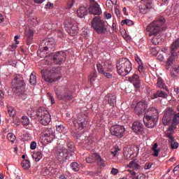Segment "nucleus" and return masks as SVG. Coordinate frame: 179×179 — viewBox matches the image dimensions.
Listing matches in <instances>:
<instances>
[{"mask_svg":"<svg viewBox=\"0 0 179 179\" xmlns=\"http://www.w3.org/2000/svg\"><path fill=\"white\" fill-rule=\"evenodd\" d=\"M48 96L50 98L52 103H55V98L52 96V94H50V92H48Z\"/></svg>","mask_w":179,"mask_h":179,"instance_id":"55","label":"nucleus"},{"mask_svg":"<svg viewBox=\"0 0 179 179\" xmlns=\"http://www.w3.org/2000/svg\"><path fill=\"white\" fill-rule=\"evenodd\" d=\"M152 8V0H141L139 6L140 13L142 14H146Z\"/></svg>","mask_w":179,"mask_h":179,"instance_id":"15","label":"nucleus"},{"mask_svg":"<svg viewBox=\"0 0 179 179\" xmlns=\"http://www.w3.org/2000/svg\"><path fill=\"white\" fill-rule=\"evenodd\" d=\"M37 117L43 125H48L51 121V115H50L48 111H43L42 108L38 109Z\"/></svg>","mask_w":179,"mask_h":179,"instance_id":"12","label":"nucleus"},{"mask_svg":"<svg viewBox=\"0 0 179 179\" xmlns=\"http://www.w3.org/2000/svg\"><path fill=\"white\" fill-rule=\"evenodd\" d=\"M159 96H161L162 98H167L168 94L167 92L163 91L162 90H158L157 92L153 94L152 98H158Z\"/></svg>","mask_w":179,"mask_h":179,"instance_id":"26","label":"nucleus"},{"mask_svg":"<svg viewBox=\"0 0 179 179\" xmlns=\"http://www.w3.org/2000/svg\"><path fill=\"white\" fill-rule=\"evenodd\" d=\"M89 13V8L87 7L81 6L77 10V15L80 18H83L85 15H87Z\"/></svg>","mask_w":179,"mask_h":179,"instance_id":"24","label":"nucleus"},{"mask_svg":"<svg viewBox=\"0 0 179 179\" xmlns=\"http://www.w3.org/2000/svg\"><path fill=\"white\" fill-rule=\"evenodd\" d=\"M96 153L92 154V155H89L88 157H87L85 158V161L86 162H87V164H92L94 162H96Z\"/></svg>","mask_w":179,"mask_h":179,"instance_id":"31","label":"nucleus"},{"mask_svg":"<svg viewBox=\"0 0 179 179\" xmlns=\"http://www.w3.org/2000/svg\"><path fill=\"white\" fill-rule=\"evenodd\" d=\"M78 31H79V27L78 24H73L71 27H69L67 29L69 34L70 36H72V37H73V36H77Z\"/></svg>","mask_w":179,"mask_h":179,"instance_id":"23","label":"nucleus"},{"mask_svg":"<svg viewBox=\"0 0 179 179\" xmlns=\"http://www.w3.org/2000/svg\"><path fill=\"white\" fill-rule=\"evenodd\" d=\"M103 15H104V17L106 18L107 20L111 18V17H112L111 14L110 13H107V12L104 13Z\"/></svg>","mask_w":179,"mask_h":179,"instance_id":"53","label":"nucleus"},{"mask_svg":"<svg viewBox=\"0 0 179 179\" xmlns=\"http://www.w3.org/2000/svg\"><path fill=\"white\" fill-rule=\"evenodd\" d=\"M115 13L117 15V17H121V11L119 10V8H115Z\"/></svg>","mask_w":179,"mask_h":179,"instance_id":"54","label":"nucleus"},{"mask_svg":"<svg viewBox=\"0 0 179 179\" xmlns=\"http://www.w3.org/2000/svg\"><path fill=\"white\" fill-rule=\"evenodd\" d=\"M59 179H67V178L65 176V175H60Z\"/></svg>","mask_w":179,"mask_h":179,"instance_id":"64","label":"nucleus"},{"mask_svg":"<svg viewBox=\"0 0 179 179\" xmlns=\"http://www.w3.org/2000/svg\"><path fill=\"white\" fill-rule=\"evenodd\" d=\"M57 34H59V37H62L63 33L62 29H59V31H57Z\"/></svg>","mask_w":179,"mask_h":179,"instance_id":"62","label":"nucleus"},{"mask_svg":"<svg viewBox=\"0 0 179 179\" xmlns=\"http://www.w3.org/2000/svg\"><path fill=\"white\" fill-rule=\"evenodd\" d=\"M178 147H179L178 143H176V141H175V138H173V139H172V143H171L172 150H176V148H178Z\"/></svg>","mask_w":179,"mask_h":179,"instance_id":"40","label":"nucleus"},{"mask_svg":"<svg viewBox=\"0 0 179 179\" xmlns=\"http://www.w3.org/2000/svg\"><path fill=\"white\" fill-rule=\"evenodd\" d=\"M131 128L136 134H141V135L144 134V125L139 121L134 122Z\"/></svg>","mask_w":179,"mask_h":179,"instance_id":"22","label":"nucleus"},{"mask_svg":"<svg viewBox=\"0 0 179 179\" xmlns=\"http://www.w3.org/2000/svg\"><path fill=\"white\" fill-rule=\"evenodd\" d=\"M25 36L27 37V44L29 45L33 40V37L34 36V32L33 29H26Z\"/></svg>","mask_w":179,"mask_h":179,"instance_id":"25","label":"nucleus"},{"mask_svg":"<svg viewBox=\"0 0 179 179\" xmlns=\"http://www.w3.org/2000/svg\"><path fill=\"white\" fill-rule=\"evenodd\" d=\"M66 147L59 146L57 147V150L56 151V155L57 160L61 162V164H64L66 160L69 158V153L71 157L75 154V151L76 150L75 147L74 143L73 141H67Z\"/></svg>","mask_w":179,"mask_h":179,"instance_id":"4","label":"nucleus"},{"mask_svg":"<svg viewBox=\"0 0 179 179\" xmlns=\"http://www.w3.org/2000/svg\"><path fill=\"white\" fill-rule=\"evenodd\" d=\"M159 150H157V148L155 149V153L153 154L154 157H158L159 155Z\"/></svg>","mask_w":179,"mask_h":179,"instance_id":"59","label":"nucleus"},{"mask_svg":"<svg viewBox=\"0 0 179 179\" xmlns=\"http://www.w3.org/2000/svg\"><path fill=\"white\" fill-rule=\"evenodd\" d=\"M125 132V128L123 125H113L110 127V133L112 135L122 138Z\"/></svg>","mask_w":179,"mask_h":179,"instance_id":"16","label":"nucleus"},{"mask_svg":"<svg viewBox=\"0 0 179 179\" xmlns=\"http://www.w3.org/2000/svg\"><path fill=\"white\" fill-rule=\"evenodd\" d=\"M129 166L133 169H136V171L141 169V165L136 162V159H133V161H131L129 164Z\"/></svg>","mask_w":179,"mask_h":179,"instance_id":"28","label":"nucleus"},{"mask_svg":"<svg viewBox=\"0 0 179 179\" xmlns=\"http://www.w3.org/2000/svg\"><path fill=\"white\" fill-rule=\"evenodd\" d=\"M165 22L166 20L164 17H159L152 21V22H150L146 28V30L149 32L150 37H151V36H155L152 40V43L155 45L159 44L160 38H158L157 34H159L160 31L166 29V27L164 25Z\"/></svg>","mask_w":179,"mask_h":179,"instance_id":"3","label":"nucleus"},{"mask_svg":"<svg viewBox=\"0 0 179 179\" xmlns=\"http://www.w3.org/2000/svg\"><path fill=\"white\" fill-rule=\"evenodd\" d=\"M13 90L16 93L23 94L26 83L23 78V76L20 74L15 76V78L12 80Z\"/></svg>","mask_w":179,"mask_h":179,"instance_id":"8","label":"nucleus"},{"mask_svg":"<svg viewBox=\"0 0 179 179\" xmlns=\"http://www.w3.org/2000/svg\"><path fill=\"white\" fill-rule=\"evenodd\" d=\"M7 113L10 117H15L16 115V111L13 106H10V105H7Z\"/></svg>","mask_w":179,"mask_h":179,"instance_id":"29","label":"nucleus"},{"mask_svg":"<svg viewBox=\"0 0 179 179\" xmlns=\"http://www.w3.org/2000/svg\"><path fill=\"white\" fill-rule=\"evenodd\" d=\"M41 75L47 83H55L61 78L60 76H57L56 71H41Z\"/></svg>","mask_w":179,"mask_h":179,"instance_id":"13","label":"nucleus"},{"mask_svg":"<svg viewBox=\"0 0 179 179\" xmlns=\"http://www.w3.org/2000/svg\"><path fill=\"white\" fill-rule=\"evenodd\" d=\"M32 157L35 159L36 162L42 159L43 158V154L41 151H38L36 152H34L32 155Z\"/></svg>","mask_w":179,"mask_h":179,"instance_id":"30","label":"nucleus"},{"mask_svg":"<svg viewBox=\"0 0 179 179\" xmlns=\"http://www.w3.org/2000/svg\"><path fill=\"white\" fill-rule=\"evenodd\" d=\"M158 147V144H157V143L155 144H154L153 147L152 148V151H154V153H155L156 151V148H157Z\"/></svg>","mask_w":179,"mask_h":179,"instance_id":"60","label":"nucleus"},{"mask_svg":"<svg viewBox=\"0 0 179 179\" xmlns=\"http://www.w3.org/2000/svg\"><path fill=\"white\" fill-rule=\"evenodd\" d=\"M152 165V162H146L145 164L144 165V169H150Z\"/></svg>","mask_w":179,"mask_h":179,"instance_id":"48","label":"nucleus"},{"mask_svg":"<svg viewBox=\"0 0 179 179\" xmlns=\"http://www.w3.org/2000/svg\"><path fill=\"white\" fill-rule=\"evenodd\" d=\"M166 136L167 138H169L170 145L172 148V142H173V139H174V136H173L172 134H170L169 132L166 134Z\"/></svg>","mask_w":179,"mask_h":179,"instance_id":"44","label":"nucleus"},{"mask_svg":"<svg viewBox=\"0 0 179 179\" xmlns=\"http://www.w3.org/2000/svg\"><path fill=\"white\" fill-rule=\"evenodd\" d=\"M65 128L66 127H64V125H62V124L56 125V129L59 132H64Z\"/></svg>","mask_w":179,"mask_h":179,"instance_id":"41","label":"nucleus"},{"mask_svg":"<svg viewBox=\"0 0 179 179\" xmlns=\"http://www.w3.org/2000/svg\"><path fill=\"white\" fill-rule=\"evenodd\" d=\"M96 68L99 74H103L106 78H112L113 75L110 74V73L105 71V69H107V71H111L113 68L111 64L108 62H103V65L101 64H96Z\"/></svg>","mask_w":179,"mask_h":179,"instance_id":"11","label":"nucleus"},{"mask_svg":"<svg viewBox=\"0 0 179 179\" xmlns=\"http://www.w3.org/2000/svg\"><path fill=\"white\" fill-rule=\"evenodd\" d=\"M113 6L114 3L111 1V0L106 1V7H108V8H113Z\"/></svg>","mask_w":179,"mask_h":179,"instance_id":"47","label":"nucleus"},{"mask_svg":"<svg viewBox=\"0 0 179 179\" xmlns=\"http://www.w3.org/2000/svg\"><path fill=\"white\" fill-rule=\"evenodd\" d=\"M71 166L73 168V171H79L80 169V165L78 162H72Z\"/></svg>","mask_w":179,"mask_h":179,"instance_id":"39","label":"nucleus"},{"mask_svg":"<svg viewBox=\"0 0 179 179\" xmlns=\"http://www.w3.org/2000/svg\"><path fill=\"white\" fill-rule=\"evenodd\" d=\"M55 40L54 38H46L43 40L41 43L38 54H40L41 57H45V52L48 54L49 60L48 64H61L64 62L66 59V54L64 51H57V52H52L55 50Z\"/></svg>","mask_w":179,"mask_h":179,"instance_id":"1","label":"nucleus"},{"mask_svg":"<svg viewBox=\"0 0 179 179\" xmlns=\"http://www.w3.org/2000/svg\"><path fill=\"white\" fill-rule=\"evenodd\" d=\"M171 121L173 122V123L171 125H169V128L167 129V131H174L175 129H176V125H175L173 118L171 119Z\"/></svg>","mask_w":179,"mask_h":179,"instance_id":"42","label":"nucleus"},{"mask_svg":"<svg viewBox=\"0 0 179 179\" xmlns=\"http://www.w3.org/2000/svg\"><path fill=\"white\" fill-rule=\"evenodd\" d=\"M135 59L138 62V65H141V64H142V59H141L138 55H135Z\"/></svg>","mask_w":179,"mask_h":179,"instance_id":"52","label":"nucleus"},{"mask_svg":"<svg viewBox=\"0 0 179 179\" xmlns=\"http://www.w3.org/2000/svg\"><path fill=\"white\" fill-rule=\"evenodd\" d=\"M50 173V169L48 168H43L42 169V175L44 176V177H46L47 175H49Z\"/></svg>","mask_w":179,"mask_h":179,"instance_id":"43","label":"nucleus"},{"mask_svg":"<svg viewBox=\"0 0 179 179\" xmlns=\"http://www.w3.org/2000/svg\"><path fill=\"white\" fill-rule=\"evenodd\" d=\"M132 175H134V178L135 179H145L146 176L144 173H139L138 175L136 176V172H132Z\"/></svg>","mask_w":179,"mask_h":179,"instance_id":"38","label":"nucleus"},{"mask_svg":"<svg viewBox=\"0 0 179 179\" xmlns=\"http://www.w3.org/2000/svg\"><path fill=\"white\" fill-rule=\"evenodd\" d=\"M123 12H124L125 15H128L127 9L126 7L123 8Z\"/></svg>","mask_w":179,"mask_h":179,"instance_id":"63","label":"nucleus"},{"mask_svg":"<svg viewBox=\"0 0 179 179\" xmlns=\"http://www.w3.org/2000/svg\"><path fill=\"white\" fill-rule=\"evenodd\" d=\"M172 118L173 122L176 127L177 124H179V113H178V114H174L173 108H169L165 111V114L162 118V123L164 125H169V124L171 122Z\"/></svg>","mask_w":179,"mask_h":179,"instance_id":"9","label":"nucleus"},{"mask_svg":"<svg viewBox=\"0 0 179 179\" xmlns=\"http://www.w3.org/2000/svg\"><path fill=\"white\" fill-rule=\"evenodd\" d=\"M129 81H130V83H131V84H133V85L134 86V88L136 90H140L141 81V78H140L139 76H138V74H134V76H132L131 77H129Z\"/></svg>","mask_w":179,"mask_h":179,"instance_id":"21","label":"nucleus"},{"mask_svg":"<svg viewBox=\"0 0 179 179\" xmlns=\"http://www.w3.org/2000/svg\"><path fill=\"white\" fill-rule=\"evenodd\" d=\"M20 37V35H15V44H20V41H18Z\"/></svg>","mask_w":179,"mask_h":179,"instance_id":"56","label":"nucleus"},{"mask_svg":"<svg viewBox=\"0 0 179 179\" xmlns=\"http://www.w3.org/2000/svg\"><path fill=\"white\" fill-rule=\"evenodd\" d=\"M29 83L31 85L36 84V76L35 73H31L30 75Z\"/></svg>","mask_w":179,"mask_h":179,"instance_id":"36","label":"nucleus"},{"mask_svg":"<svg viewBox=\"0 0 179 179\" xmlns=\"http://www.w3.org/2000/svg\"><path fill=\"white\" fill-rule=\"evenodd\" d=\"M116 102L117 96L116 95H113V94H108L107 95H106L103 101V106H107V103H108V105L111 106V107H114Z\"/></svg>","mask_w":179,"mask_h":179,"instance_id":"18","label":"nucleus"},{"mask_svg":"<svg viewBox=\"0 0 179 179\" xmlns=\"http://www.w3.org/2000/svg\"><path fill=\"white\" fill-rule=\"evenodd\" d=\"M36 147H37V144H36V141H32V143H31V145H30L31 150H36Z\"/></svg>","mask_w":179,"mask_h":179,"instance_id":"50","label":"nucleus"},{"mask_svg":"<svg viewBox=\"0 0 179 179\" xmlns=\"http://www.w3.org/2000/svg\"><path fill=\"white\" fill-rule=\"evenodd\" d=\"M21 122L23 125H29L30 124V120L27 115H23L21 118Z\"/></svg>","mask_w":179,"mask_h":179,"instance_id":"37","label":"nucleus"},{"mask_svg":"<svg viewBox=\"0 0 179 179\" xmlns=\"http://www.w3.org/2000/svg\"><path fill=\"white\" fill-rule=\"evenodd\" d=\"M157 85L159 88H164V90H167V87H166V84H164V80L160 77H159V78L157 80Z\"/></svg>","mask_w":179,"mask_h":179,"instance_id":"32","label":"nucleus"},{"mask_svg":"<svg viewBox=\"0 0 179 179\" xmlns=\"http://www.w3.org/2000/svg\"><path fill=\"white\" fill-rule=\"evenodd\" d=\"M96 162L99 166H106V162L99 154L96 153Z\"/></svg>","mask_w":179,"mask_h":179,"instance_id":"27","label":"nucleus"},{"mask_svg":"<svg viewBox=\"0 0 179 179\" xmlns=\"http://www.w3.org/2000/svg\"><path fill=\"white\" fill-rule=\"evenodd\" d=\"M138 70L140 74H143V73H144L145 69H144V66L143 65L142 61H141V64H140V65H138Z\"/></svg>","mask_w":179,"mask_h":179,"instance_id":"46","label":"nucleus"},{"mask_svg":"<svg viewBox=\"0 0 179 179\" xmlns=\"http://www.w3.org/2000/svg\"><path fill=\"white\" fill-rule=\"evenodd\" d=\"M179 48V38L171 45V55L166 61V69H169L171 64L178 58V50Z\"/></svg>","mask_w":179,"mask_h":179,"instance_id":"10","label":"nucleus"},{"mask_svg":"<svg viewBox=\"0 0 179 179\" xmlns=\"http://www.w3.org/2000/svg\"><path fill=\"white\" fill-rule=\"evenodd\" d=\"M152 52L154 55H157L158 54L157 48H152Z\"/></svg>","mask_w":179,"mask_h":179,"instance_id":"58","label":"nucleus"},{"mask_svg":"<svg viewBox=\"0 0 179 179\" xmlns=\"http://www.w3.org/2000/svg\"><path fill=\"white\" fill-rule=\"evenodd\" d=\"M53 7V4L52 3H47V4L45 5V8H52Z\"/></svg>","mask_w":179,"mask_h":179,"instance_id":"57","label":"nucleus"},{"mask_svg":"<svg viewBox=\"0 0 179 179\" xmlns=\"http://www.w3.org/2000/svg\"><path fill=\"white\" fill-rule=\"evenodd\" d=\"M119 172V169L117 168H112L110 173H113V175H117Z\"/></svg>","mask_w":179,"mask_h":179,"instance_id":"51","label":"nucleus"},{"mask_svg":"<svg viewBox=\"0 0 179 179\" xmlns=\"http://www.w3.org/2000/svg\"><path fill=\"white\" fill-rule=\"evenodd\" d=\"M45 0H34L35 3H37L38 4H41L43 3Z\"/></svg>","mask_w":179,"mask_h":179,"instance_id":"61","label":"nucleus"},{"mask_svg":"<svg viewBox=\"0 0 179 179\" xmlns=\"http://www.w3.org/2000/svg\"><path fill=\"white\" fill-rule=\"evenodd\" d=\"M96 78H97L96 71H92V73H91L90 76H89V80L91 85H93L94 81H95Z\"/></svg>","mask_w":179,"mask_h":179,"instance_id":"33","label":"nucleus"},{"mask_svg":"<svg viewBox=\"0 0 179 179\" xmlns=\"http://www.w3.org/2000/svg\"><path fill=\"white\" fill-rule=\"evenodd\" d=\"M116 69L119 76L125 77L132 69V64L128 58H120L116 64Z\"/></svg>","mask_w":179,"mask_h":179,"instance_id":"5","label":"nucleus"},{"mask_svg":"<svg viewBox=\"0 0 179 179\" xmlns=\"http://www.w3.org/2000/svg\"><path fill=\"white\" fill-rule=\"evenodd\" d=\"M76 138H77V139H79V141H83L87 150H92L94 144L92 141H87L86 135H85V134H76Z\"/></svg>","mask_w":179,"mask_h":179,"instance_id":"20","label":"nucleus"},{"mask_svg":"<svg viewBox=\"0 0 179 179\" xmlns=\"http://www.w3.org/2000/svg\"><path fill=\"white\" fill-rule=\"evenodd\" d=\"M122 22L127 24V25H133L134 24V22L131 20H124Z\"/></svg>","mask_w":179,"mask_h":179,"instance_id":"49","label":"nucleus"},{"mask_svg":"<svg viewBox=\"0 0 179 179\" xmlns=\"http://www.w3.org/2000/svg\"><path fill=\"white\" fill-rule=\"evenodd\" d=\"M88 10L90 11V14H94V15H101L102 13V10L96 1H94V0H90V6L88 8Z\"/></svg>","mask_w":179,"mask_h":179,"instance_id":"14","label":"nucleus"},{"mask_svg":"<svg viewBox=\"0 0 179 179\" xmlns=\"http://www.w3.org/2000/svg\"><path fill=\"white\" fill-rule=\"evenodd\" d=\"M56 95L59 99L64 101H71L73 99V92L66 87L59 86L55 87Z\"/></svg>","mask_w":179,"mask_h":179,"instance_id":"7","label":"nucleus"},{"mask_svg":"<svg viewBox=\"0 0 179 179\" xmlns=\"http://www.w3.org/2000/svg\"><path fill=\"white\" fill-rule=\"evenodd\" d=\"M91 25L98 34H105L107 31L108 25L104 20H101V15H97L92 18Z\"/></svg>","mask_w":179,"mask_h":179,"instance_id":"6","label":"nucleus"},{"mask_svg":"<svg viewBox=\"0 0 179 179\" xmlns=\"http://www.w3.org/2000/svg\"><path fill=\"white\" fill-rule=\"evenodd\" d=\"M148 108V102L146 101H140L137 102L134 111L137 115H143V122L148 128H154L158 120V111L157 108Z\"/></svg>","mask_w":179,"mask_h":179,"instance_id":"2","label":"nucleus"},{"mask_svg":"<svg viewBox=\"0 0 179 179\" xmlns=\"http://www.w3.org/2000/svg\"><path fill=\"white\" fill-rule=\"evenodd\" d=\"M7 138L10 142L14 143L15 140L16 139V135H15L13 132H8V134H7Z\"/></svg>","mask_w":179,"mask_h":179,"instance_id":"35","label":"nucleus"},{"mask_svg":"<svg viewBox=\"0 0 179 179\" xmlns=\"http://www.w3.org/2000/svg\"><path fill=\"white\" fill-rule=\"evenodd\" d=\"M55 129L53 128H45L42 132L43 136L46 139L47 142H52L55 138Z\"/></svg>","mask_w":179,"mask_h":179,"instance_id":"17","label":"nucleus"},{"mask_svg":"<svg viewBox=\"0 0 179 179\" xmlns=\"http://www.w3.org/2000/svg\"><path fill=\"white\" fill-rule=\"evenodd\" d=\"M21 165L24 169H29L31 166V162L29 159H24L22 161Z\"/></svg>","mask_w":179,"mask_h":179,"instance_id":"34","label":"nucleus"},{"mask_svg":"<svg viewBox=\"0 0 179 179\" xmlns=\"http://www.w3.org/2000/svg\"><path fill=\"white\" fill-rule=\"evenodd\" d=\"M74 3L75 0H67V8H72Z\"/></svg>","mask_w":179,"mask_h":179,"instance_id":"45","label":"nucleus"},{"mask_svg":"<svg viewBox=\"0 0 179 179\" xmlns=\"http://www.w3.org/2000/svg\"><path fill=\"white\" fill-rule=\"evenodd\" d=\"M73 124L76 128H78V129H83V128L87 125V121L83 115H78L77 120H74Z\"/></svg>","mask_w":179,"mask_h":179,"instance_id":"19","label":"nucleus"}]
</instances>
